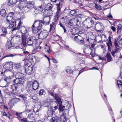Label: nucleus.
<instances>
[{
  "instance_id": "c756f323",
  "label": "nucleus",
  "mask_w": 122,
  "mask_h": 122,
  "mask_svg": "<svg viewBox=\"0 0 122 122\" xmlns=\"http://www.w3.org/2000/svg\"><path fill=\"white\" fill-rule=\"evenodd\" d=\"M66 14L65 12H61L60 15L59 17L60 18L62 19H65L66 17Z\"/></svg>"
},
{
  "instance_id": "bf43d9fd",
  "label": "nucleus",
  "mask_w": 122,
  "mask_h": 122,
  "mask_svg": "<svg viewBox=\"0 0 122 122\" xmlns=\"http://www.w3.org/2000/svg\"><path fill=\"white\" fill-rule=\"evenodd\" d=\"M111 29L114 32H115L116 31V28L114 26H111Z\"/></svg>"
},
{
  "instance_id": "f257e3e1",
  "label": "nucleus",
  "mask_w": 122,
  "mask_h": 122,
  "mask_svg": "<svg viewBox=\"0 0 122 122\" xmlns=\"http://www.w3.org/2000/svg\"><path fill=\"white\" fill-rule=\"evenodd\" d=\"M34 5V3L33 1H28L26 4L25 3L20 4L19 6V8L21 10H23L26 12L31 10L33 8Z\"/></svg>"
},
{
  "instance_id": "6e6552de",
  "label": "nucleus",
  "mask_w": 122,
  "mask_h": 122,
  "mask_svg": "<svg viewBox=\"0 0 122 122\" xmlns=\"http://www.w3.org/2000/svg\"><path fill=\"white\" fill-rule=\"evenodd\" d=\"M8 74L9 75L8 78V81L11 83L13 82V79L14 78V74L12 69H8Z\"/></svg>"
},
{
  "instance_id": "a18cd8bd",
  "label": "nucleus",
  "mask_w": 122,
  "mask_h": 122,
  "mask_svg": "<svg viewBox=\"0 0 122 122\" xmlns=\"http://www.w3.org/2000/svg\"><path fill=\"white\" fill-rule=\"evenodd\" d=\"M14 15V14L13 12H10L9 14H8V17L10 18V20L12 19V16Z\"/></svg>"
},
{
  "instance_id": "c03bdc74",
  "label": "nucleus",
  "mask_w": 122,
  "mask_h": 122,
  "mask_svg": "<svg viewBox=\"0 0 122 122\" xmlns=\"http://www.w3.org/2000/svg\"><path fill=\"white\" fill-rule=\"evenodd\" d=\"M72 16L75 15V14H77V12L74 10H72L70 12Z\"/></svg>"
},
{
  "instance_id": "20e7f679",
  "label": "nucleus",
  "mask_w": 122,
  "mask_h": 122,
  "mask_svg": "<svg viewBox=\"0 0 122 122\" xmlns=\"http://www.w3.org/2000/svg\"><path fill=\"white\" fill-rule=\"evenodd\" d=\"M41 25L39 24V23L36 20H35L32 26V29L33 33L36 34L38 33L42 28Z\"/></svg>"
},
{
  "instance_id": "e2e57ef3",
  "label": "nucleus",
  "mask_w": 122,
  "mask_h": 122,
  "mask_svg": "<svg viewBox=\"0 0 122 122\" xmlns=\"http://www.w3.org/2000/svg\"><path fill=\"white\" fill-rule=\"evenodd\" d=\"M39 109H37V108L36 107L33 110V111L36 113L37 112H38L39 111Z\"/></svg>"
},
{
  "instance_id": "4c0bfd02",
  "label": "nucleus",
  "mask_w": 122,
  "mask_h": 122,
  "mask_svg": "<svg viewBox=\"0 0 122 122\" xmlns=\"http://www.w3.org/2000/svg\"><path fill=\"white\" fill-rule=\"evenodd\" d=\"M13 67V63L12 61H10L8 62V68L9 69H12Z\"/></svg>"
},
{
  "instance_id": "864d4df0",
  "label": "nucleus",
  "mask_w": 122,
  "mask_h": 122,
  "mask_svg": "<svg viewBox=\"0 0 122 122\" xmlns=\"http://www.w3.org/2000/svg\"><path fill=\"white\" fill-rule=\"evenodd\" d=\"M45 50L48 53H50L51 51L50 48L49 46L47 47L46 48H45Z\"/></svg>"
},
{
  "instance_id": "8fccbe9b",
  "label": "nucleus",
  "mask_w": 122,
  "mask_h": 122,
  "mask_svg": "<svg viewBox=\"0 0 122 122\" xmlns=\"http://www.w3.org/2000/svg\"><path fill=\"white\" fill-rule=\"evenodd\" d=\"M16 115L19 118H21L22 117V116L21 115V113L16 112L15 113Z\"/></svg>"
},
{
  "instance_id": "de8ad7c7",
  "label": "nucleus",
  "mask_w": 122,
  "mask_h": 122,
  "mask_svg": "<svg viewBox=\"0 0 122 122\" xmlns=\"http://www.w3.org/2000/svg\"><path fill=\"white\" fill-rule=\"evenodd\" d=\"M28 117L29 118L33 120H34V115L32 113H31L30 114H29L28 115Z\"/></svg>"
},
{
  "instance_id": "680f3d73",
  "label": "nucleus",
  "mask_w": 122,
  "mask_h": 122,
  "mask_svg": "<svg viewBox=\"0 0 122 122\" xmlns=\"http://www.w3.org/2000/svg\"><path fill=\"white\" fill-rule=\"evenodd\" d=\"M67 23L68 25H69L70 26H74V25L73 23L70 21L68 22Z\"/></svg>"
},
{
  "instance_id": "13d9d810",
  "label": "nucleus",
  "mask_w": 122,
  "mask_h": 122,
  "mask_svg": "<svg viewBox=\"0 0 122 122\" xmlns=\"http://www.w3.org/2000/svg\"><path fill=\"white\" fill-rule=\"evenodd\" d=\"M51 59L52 60L53 62L54 63H57L58 62V61L56 59L53 57Z\"/></svg>"
},
{
  "instance_id": "72a5a7b5",
  "label": "nucleus",
  "mask_w": 122,
  "mask_h": 122,
  "mask_svg": "<svg viewBox=\"0 0 122 122\" xmlns=\"http://www.w3.org/2000/svg\"><path fill=\"white\" fill-rule=\"evenodd\" d=\"M117 33L118 34H119L122 30V25L121 24L118 25L117 28Z\"/></svg>"
},
{
  "instance_id": "3c124183",
  "label": "nucleus",
  "mask_w": 122,
  "mask_h": 122,
  "mask_svg": "<svg viewBox=\"0 0 122 122\" xmlns=\"http://www.w3.org/2000/svg\"><path fill=\"white\" fill-rule=\"evenodd\" d=\"M108 110L109 111H110L109 113H110V114L111 115V116L112 117V118L113 119L114 118V117H113V115L112 114V109L110 108V107H108Z\"/></svg>"
},
{
  "instance_id": "4d7b16f0",
  "label": "nucleus",
  "mask_w": 122,
  "mask_h": 122,
  "mask_svg": "<svg viewBox=\"0 0 122 122\" xmlns=\"http://www.w3.org/2000/svg\"><path fill=\"white\" fill-rule=\"evenodd\" d=\"M66 71L67 73L71 74L73 72V71L71 70L68 69L66 70Z\"/></svg>"
},
{
  "instance_id": "ea45409f",
  "label": "nucleus",
  "mask_w": 122,
  "mask_h": 122,
  "mask_svg": "<svg viewBox=\"0 0 122 122\" xmlns=\"http://www.w3.org/2000/svg\"><path fill=\"white\" fill-rule=\"evenodd\" d=\"M32 99L33 102L34 103H36V102L38 101V99L36 97L34 96H33L32 97Z\"/></svg>"
},
{
  "instance_id": "0eeeda50",
  "label": "nucleus",
  "mask_w": 122,
  "mask_h": 122,
  "mask_svg": "<svg viewBox=\"0 0 122 122\" xmlns=\"http://www.w3.org/2000/svg\"><path fill=\"white\" fill-rule=\"evenodd\" d=\"M73 38L76 42L80 45H81L84 43V38L80 35L77 36H74Z\"/></svg>"
},
{
  "instance_id": "1a4fd4ad",
  "label": "nucleus",
  "mask_w": 122,
  "mask_h": 122,
  "mask_svg": "<svg viewBox=\"0 0 122 122\" xmlns=\"http://www.w3.org/2000/svg\"><path fill=\"white\" fill-rule=\"evenodd\" d=\"M48 34V32L46 30L41 31L38 34V37L41 39L46 38Z\"/></svg>"
},
{
  "instance_id": "a211bd4d",
  "label": "nucleus",
  "mask_w": 122,
  "mask_h": 122,
  "mask_svg": "<svg viewBox=\"0 0 122 122\" xmlns=\"http://www.w3.org/2000/svg\"><path fill=\"white\" fill-rule=\"evenodd\" d=\"M52 13L49 10H45L43 13V15L45 17H49L52 15Z\"/></svg>"
},
{
  "instance_id": "c85d7f7f",
  "label": "nucleus",
  "mask_w": 122,
  "mask_h": 122,
  "mask_svg": "<svg viewBox=\"0 0 122 122\" xmlns=\"http://www.w3.org/2000/svg\"><path fill=\"white\" fill-rule=\"evenodd\" d=\"M17 2V0H9L8 3L9 6H10L13 4H16Z\"/></svg>"
},
{
  "instance_id": "393cba45",
  "label": "nucleus",
  "mask_w": 122,
  "mask_h": 122,
  "mask_svg": "<svg viewBox=\"0 0 122 122\" xmlns=\"http://www.w3.org/2000/svg\"><path fill=\"white\" fill-rule=\"evenodd\" d=\"M55 113V112L52 109H51L49 110L47 112V115L48 117H51Z\"/></svg>"
},
{
  "instance_id": "473e14b6",
  "label": "nucleus",
  "mask_w": 122,
  "mask_h": 122,
  "mask_svg": "<svg viewBox=\"0 0 122 122\" xmlns=\"http://www.w3.org/2000/svg\"><path fill=\"white\" fill-rule=\"evenodd\" d=\"M59 3L56 4V9L61 10V8L62 6V3L61 2H59Z\"/></svg>"
},
{
  "instance_id": "6ab92c4d",
  "label": "nucleus",
  "mask_w": 122,
  "mask_h": 122,
  "mask_svg": "<svg viewBox=\"0 0 122 122\" xmlns=\"http://www.w3.org/2000/svg\"><path fill=\"white\" fill-rule=\"evenodd\" d=\"M32 85L33 90L37 89L38 87V83L37 81L35 80L33 82Z\"/></svg>"
},
{
  "instance_id": "6e6d98bb",
  "label": "nucleus",
  "mask_w": 122,
  "mask_h": 122,
  "mask_svg": "<svg viewBox=\"0 0 122 122\" xmlns=\"http://www.w3.org/2000/svg\"><path fill=\"white\" fill-rule=\"evenodd\" d=\"M58 120L55 117H53L52 119V122H58Z\"/></svg>"
},
{
  "instance_id": "9b49d317",
  "label": "nucleus",
  "mask_w": 122,
  "mask_h": 122,
  "mask_svg": "<svg viewBox=\"0 0 122 122\" xmlns=\"http://www.w3.org/2000/svg\"><path fill=\"white\" fill-rule=\"evenodd\" d=\"M18 87L17 85L15 84H13L11 85L10 88L12 89V93H10L9 96H13L17 95V89Z\"/></svg>"
},
{
  "instance_id": "7ed1b4c3",
  "label": "nucleus",
  "mask_w": 122,
  "mask_h": 122,
  "mask_svg": "<svg viewBox=\"0 0 122 122\" xmlns=\"http://www.w3.org/2000/svg\"><path fill=\"white\" fill-rule=\"evenodd\" d=\"M94 24V21L91 17L86 18L83 22V25L87 28H91L93 26Z\"/></svg>"
},
{
  "instance_id": "338daca9",
  "label": "nucleus",
  "mask_w": 122,
  "mask_h": 122,
  "mask_svg": "<svg viewBox=\"0 0 122 122\" xmlns=\"http://www.w3.org/2000/svg\"><path fill=\"white\" fill-rule=\"evenodd\" d=\"M76 25H79L80 23V22L78 20V19H76Z\"/></svg>"
},
{
  "instance_id": "37998d69",
  "label": "nucleus",
  "mask_w": 122,
  "mask_h": 122,
  "mask_svg": "<svg viewBox=\"0 0 122 122\" xmlns=\"http://www.w3.org/2000/svg\"><path fill=\"white\" fill-rule=\"evenodd\" d=\"M94 3L95 4V7L96 9L99 10H101V7L100 6L96 3Z\"/></svg>"
},
{
  "instance_id": "9d476101",
  "label": "nucleus",
  "mask_w": 122,
  "mask_h": 122,
  "mask_svg": "<svg viewBox=\"0 0 122 122\" xmlns=\"http://www.w3.org/2000/svg\"><path fill=\"white\" fill-rule=\"evenodd\" d=\"M10 20L8 19V22L9 23V28L12 30H17L16 23H17V21H10Z\"/></svg>"
},
{
  "instance_id": "a19ab883",
  "label": "nucleus",
  "mask_w": 122,
  "mask_h": 122,
  "mask_svg": "<svg viewBox=\"0 0 122 122\" xmlns=\"http://www.w3.org/2000/svg\"><path fill=\"white\" fill-rule=\"evenodd\" d=\"M17 21V22L18 21V25L16 27V29L18 30L20 28H21V26L22 22L21 20H19Z\"/></svg>"
},
{
  "instance_id": "2eb2a0df",
  "label": "nucleus",
  "mask_w": 122,
  "mask_h": 122,
  "mask_svg": "<svg viewBox=\"0 0 122 122\" xmlns=\"http://www.w3.org/2000/svg\"><path fill=\"white\" fill-rule=\"evenodd\" d=\"M33 82L31 81H28L27 83L26 88L28 92H32L33 90L32 86Z\"/></svg>"
},
{
  "instance_id": "0e129e2a",
  "label": "nucleus",
  "mask_w": 122,
  "mask_h": 122,
  "mask_svg": "<svg viewBox=\"0 0 122 122\" xmlns=\"http://www.w3.org/2000/svg\"><path fill=\"white\" fill-rule=\"evenodd\" d=\"M49 103L48 102H46L44 104V106L46 107H48L49 106Z\"/></svg>"
},
{
  "instance_id": "412c9836",
  "label": "nucleus",
  "mask_w": 122,
  "mask_h": 122,
  "mask_svg": "<svg viewBox=\"0 0 122 122\" xmlns=\"http://www.w3.org/2000/svg\"><path fill=\"white\" fill-rule=\"evenodd\" d=\"M56 12L55 14L54 20L56 22L57 21L59 17V14L60 13L61 10L56 9Z\"/></svg>"
},
{
  "instance_id": "79ce46f5",
  "label": "nucleus",
  "mask_w": 122,
  "mask_h": 122,
  "mask_svg": "<svg viewBox=\"0 0 122 122\" xmlns=\"http://www.w3.org/2000/svg\"><path fill=\"white\" fill-rule=\"evenodd\" d=\"M65 107L62 105V104H59V108L60 111L63 112L64 111V109Z\"/></svg>"
},
{
  "instance_id": "f704fd0d",
  "label": "nucleus",
  "mask_w": 122,
  "mask_h": 122,
  "mask_svg": "<svg viewBox=\"0 0 122 122\" xmlns=\"http://www.w3.org/2000/svg\"><path fill=\"white\" fill-rule=\"evenodd\" d=\"M108 51H111L112 48V42H108L107 43Z\"/></svg>"
},
{
  "instance_id": "a878e982",
  "label": "nucleus",
  "mask_w": 122,
  "mask_h": 122,
  "mask_svg": "<svg viewBox=\"0 0 122 122\" xmlns=\"http://www.w3.org/2000/svg\"><path fill=\"white\" fill-rule=\"evenodd\" d=\"M53 7V5L50 3L48 4L46 6V8L47 9V10H50L51 12H52L51 9Z\"/></svg>"
},
{
  "instance_id": "f03ea898",
  "label": "nucleus",
  "mask_w": 122,
  "mask_h": 122,
  "mask_svg": "<svg viewBox=\"0 0 122 122\" xmlns=\"http://www.w3.org/2000/svg\"><path fill=\"white\" fill-rule=\"evenodd\" d=\"M25 62L26 65L25 66V72L27 74L30 75L34 72L33 66L30 61H28Z\"/></svg>"
},
{
  "instance_id": "c9c22d12",
  "label": "nucleus",
  "mask_w": 122,
  "mask_h": 122,
  "mask_svg": "<svg viewBox=\"0 0 122 122\" xmlns=\"http://www.w3.org/2000/svg\"><path fill=\"white\" fill-rule=\"evenodd\" d=\"M50 26V29L49 32H50L51 30L55 28L56 26V25L54 22H53L51 24Z\"/></svg>"
},
{
  "instance_id": "052dcab7",
  "label": "nucleus",
  "mask_w": 122,
  "mask_h": 122,
  "mask_svg": "<svg viewBox=\"0 0 122 122\" xmlns=\"http://www.w3.org/2000/svg\"><path fill=\"white\" fill-rule=\"evenodd\" d=\"M44 91L43 90H41L39 92V94L40 95H41L43 94Z\"/></svg>"
},
{
  "instance_id": "774afa93",
  "label": "nucleus",
  "mask_w": 122,
  "mask_h": 122,
  "mask_svg": "<svg viewBox=\"0 0 122 122\" xmlns=\"http://www.w3.org/2000/svg\"><path fill=\"white\" fill-rule=\"evenodd\" d=\"M114 43L116 47L117 48L118 46V45L116 40H115Z\"/></svg>"
},
{
  "instance_id": "7c9ffc66",
  "label": "nucleus",
  "mask_w": 122,
  "mask_h": 122,
  "mask_svg": "<svg viewBox=\"0 0 122 122\" xmlns=\"http://www.w3.org/2000/svg\"><path fill=\"white\" fill-rule=\"evenodd\" d=\"M105 57L107 59V62H109L112 61V57L109 53H107L106 56Z\"/></svg>"
},
{
  "instance_id": "b1692460",
  "label": "nucleus",
  "mask_w": 122,
  "mask_h": 122,
  "mask_svg": "<svg viewBox=\"0 0 122 122\" xmlns=\"http://www.w3.org/2000/svg\"><path fill=\"white\" fill-rule=\"evenodd\" d=\"M82 28V27H81L80 26L76 27L75 29L76 31L78 33V34H81L83 33Z\"/></svg>"
},
{
  "instance_id": "58836bf2",
  "label": "nucleus",
  "mask_w": 122,
  "mask_h": 122,
  "mask_svg": "<svg viewBox=\"0 0 122 122\" xmlns=\"http://www.w3.org/2000/svg\"><path fill=\"white\" fill-rule=\"evenodd\" d=\"M2 30L3 34H1V35H4L5 36V34L7 33V29L6 28L3 27L2 28Z\"/></svg>"
},
{
  "instance_id": "39448f33",
  "label": "nucleus",
  "mask_w": 122,
  "mask_h": 122,
  "mask_svg": "<svg viewBox=\"0 0 122 122\" xmlns=\"http://www.w3.org/2000/svg\"><path fill=\"white\" fill-rule=\"evenodd\" d=\"M50 18L49 17H44L42 20H36L39 23L40 25H41V26L42 27V24L45 25H49L50 23Z\"/></svg>"
},
{
  "instance_id": "cd10ccee",
  "label": "nucleus",
  "mask_w": 122,
  "mask_h": 122,
  "mask_svg": "<svg viewBox=\"0 0 122 122\" xmlns=\"http://www.w3.org/2000/svg\"><path fill=\"white\" fill-rule=\"evenodd\" d=\"M21 32L22 34H26L27 30V28L24 26L21 27Z\"/></svg>"
},
{
  "instance_id": "49530a36",
  "label": "nucleus",
  "mask_w": 122,
  "mask_h": 122,
  "mask_svg": "<svg viewBox=\"0 0 122 122\" xmlns=\"http://www.w3.org/2000/svg\"><path fill=\"white\" fill-rule=\"evenodd\" d=\"M60 26L62 27L63 29L64 32H66V29L65 28V27L64 25L62 23H61L60 21Z\"/></svg>"
},
{
  "instance_id": "ddd939ff",
  "label": "nucleus",
  "mask_w": 122,
  "mask_h": 122,
  "mask_svg": "<svg viewBox=\"0 0 122 122\" xmlns=\"http://www.w3.org/2000/svg\"><path fill=\"white\" fill-rule=\"evenodd\" d=\"M26 34H22L21 35L22 42L21 44L23 46L22 49L25 50L26 48Z\"/></svg>"
},
{
  "instance_id": "aec40b11",
  "label": "nucleus",
  "mask_w": 122,
  "mask_h": 122,
  "mask_svg": "<svg viewBox=\"0 0 122 122\" xmlns=\"http://www.w3.org/2000/svg\"><path fill=\"white\" fill-rule=\"evenodd\" d=\"M16 78L24 80V75L21 73H17L15 75Z\"/></svg>"
},
{
  "instance_id": "bb28decb",
  "label": "nucleus",
  "mask_w": 122,
  "mask_h": 122,
  "mask_svg": "<svg viewBox=\"0 0 122 122\" xmlns=\"http://www.w3.org/2000/svg\"><path fill=\"white\" fill-rule=\"evenodd\" d=\"M28 58H27L26 59L27 60L25 61L26 62H27L28 61H30V62L31 61H32L33 63H35L36 62V60L35 57L34 56H33L31 57L30 58V59H28Z\"/></svg>"
},
{
  "instance_id": "4468645a",
  "label": "nucleus",
  "mask_w": 122,
  "mask_h": 122,
  "mask_svg": "<svg viewBox=\"0 0 122 122\" xmlns=\"http://www.w3.org/2000/svg\"><path fill=\"white\" fill-rule=\"evenodd\" d=\"M83 51L85 53L89 55L91 51V49L90 46L88 45H85Z\"/></svg>"
},
{
  "instance_id": "e433bc0d",
  "label": "nucleus",
  "mask_w": 122,
  "mask_h": 122,
  "mask_svg": "<svg viewBox=\"0 0 122 122\" xmlns=\"http://www.w3.org/2000/svg\"><path fill=\"white\" fill-rule=\"evenodd\" d=\"M0 15L4 16H5L6 15L5 10L4 9L0 11Z\"/></svg>"
},
{
  "instance_id": "09e8293b",
  "label": "nucleus",
  "mask_w": 122,
  "mask_h": 122,
  "mask_svg": "<svg viewBox=\"0 0 122 122\" xmlns=\"http://www.w3.org/2000/svg\"><path fill=\"white\" fill-rule=\"evenodd\" d=\"M49 93L50 94L51 96L54 97V98H55V97L56 96V95L58 94H55L54 92L51 91L49 92Z\"/></svg>"
},
{
  "instance_id": "f3484780",
  "label": "nucleus",
  "mask_w": 122,
  "mask_h": 122,
  "mask_svg": "<svg viewBox=\"0 0 122 122\" xmlns=\"http://www.w3.org/2000/svg\"><path fill=\"white\" fill-rule=\"evenodd\" d=\"M24 81V80L18 78H16L15 79H14V78L13 79V81L15 83V84L17 85L23 84Z\"/></svg>"
},
{
  "instance_id": "69168bd1",
  "label": "nucleus",
  "mask_w": 122,
  "mask_h": 122,
  "mask_svg": "<svg viewBox=\"0 0 122 122\" xmlns=\"http://www.w3.org/2000/svg\"><path fill=\"white\" fill-rule=\"evenodd\" d=\"M23 53L25 54H27L26 55H28V56H29V55H30L29 54V52L26 51H23Z\"/></svg>"
},
{
  "instance_id": "f8f14e48",
  "label": "nucleus",
  "mask_w": 122,
  "mask_h": 122,
  "mask_svg": "<svg viewBox=\"0 0 122 122\" xmlns=\"http://www.w3.org/2000/svg\"><path fill=\"white\" fill-rule=\"evenodd\" d=\"M41 6L38 7L37 8L35 9L34 11L35 14H38L41 13L45 6L44 2H43Z\"/></svg>"
},
{
  "instance_id": "dca6fc26",
  "label": "nucleus",
  "mask_w": 122,
  "mask_h": 122,
  "mask_svg": "<svg viewBox=\"0 0 122 122\" xmlns=\"http://www.w3.org/2000/svg\"><path fill=\"white\" fill-rule=\"evenodd\" d=\"M17 102V98H12L9 103V107H10V108H12L14 105V104H16Z\"/></svg>"
},
{
  "instance_id": "4be33fe9",
  "label": "nucleus",
  "mask_w": 122,
  "mask_h": 122,
  "mask_svg": "<svg viewBox=\"0 0 122 122\" xmlns=\"http://www.w3.org/2000/svg\"><path fill=\"white\" fill-rule=\"evenodd\" d=\"M54 98L55 100L57 102L58 104H62V101H61V99L59 97L58 94L56 95Z\"/></svg>"
},
{
  "instance_id": "423d86ee",
  "label": "nucleus",
  "mask_w": 122,
  "mask_h": 122,
  "mask_svg": "<svg viewBox=\"0 0 122 122\" xmlns=\"http://www.w3.org/2000/svg\"><path fill=\"white\" fill-rule=\"evenodd\" d=\"M27 44L28 45H34L37 43V40L35 36L31 37L27 39Z\"/></svg>"
},
{
  "instance_id": "603ef678",
  "label": "nucleus",
  "mask_w": 122,
  "mask_h": 122,
  "mask_svg": "<svg viewBox=\"0 0 122 122\" xmlns=\"http://www.w3.org/2000/svg\"><path fill=\"white\" fill-rule=\"evenodd\" d=\"M20 120L22 122H29L27 118H26L21 119H20Z\"/></svg>"
},
{
  "instance_id": "5fc2aeb1",
  "label": "nucleus",
  "mask_w": 122,
  "mask_h": 122,
  "mask_svg": "<svg viewBox=\"0 0 122 122\" xmlns=\"http://www.w3.org/2000/svg\"><path fill=\"white\" fill-rule=\"evenodd\" d=\"M41 46H38L36 47L35 49V50L36 51H40L39 50L41 49Z\"/></svg>"
},
{
  "instance_id": "2f4dec72",
  "label": "nucleus",
  "mask_w": 122,
  "mask_h": 122,
  "mask_svg": "<svg viewBox=\"0 0 122 122\" xmlns=\"http://www.w3.org/2000/svg\"><path fill=\"white\" fill-rule=\"evenodd\" d=\"M15 68L17 69V70L19 69L20 70V71L21 70H22V69H23V68L21 67V65L20 63H17L15 64Z\"/></svg>"
},
{
  "instance_id": "5701e85b",
  "label": "nucleus",
  "mask_w": 122,
  "mask_h": 122,
  "mask_svg": "<svg viewBox=\"0 0 122 122\" xmlns=\"http://www.w3.org/2000/svg\"><path fill=\"white\" fill-rule=\"evenodd\" d=\"M20 97L23 99V101L25 106H27L28 105V104L29 103V101L27 99L26 97L23 95H20Z\"/></svg>"
}]
</instances>
